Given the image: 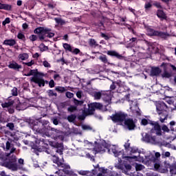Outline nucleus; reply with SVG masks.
<instances>
[{
	"label": "nucleus",
	"instance_id": "09e8293b",
	"mask_svg": "<svg viewBox=\"0 0 176 176\" xmlns=\"http://www.w3.org/2000/svg\"><path fill=\"white\" fill-rule=\"evenodd\" d=\"M70 53H72V54H79V53H80V50H79L78 48H75L74 50L72 49V52H70Z\"/></svg>",
	"mask_w": 176,
	"mask_h": 176
},
{
	"label": "nucleus",
	"instance_id": "a211bd4d",
	"mask_svg": "<svg viewBox=\"0 0 176 176\" xmlns=\"http://www.w3.org/2000/svg\"><path fill=\"white\" fill-rule=\"evenodd\" d=\"M104 91H93L91 93L92 97H94V100H101L102 98Z\"/></svg>",
	"mask_w": 176,
	"mask_h": 176
},
{
	"label": "nucleus",
	"instance_id": "a18cd8bd",
	"mask_svg": "<svg viewBox=\"0 0 176 176\" xmlns=\"http://www.w3.org/2000/svg\"><path fill=\"white\" fill-rule=\"evenodd\" d=\"M162 78H171V74L168 73L167 71H165L162 74Z\"/></svg>",
	"mask_w": 176,
	"mask_h": 176
},
{
	"label": "nucleus",
	"instance_id": "2f4dec72",
	"mask_svg": "<svg viewBox=\"0 0 176 176\" xmlns=\"http://www.w3.org/2000/svg\"><path fill=\"white\" fill-rule=\"evenodd\" d=\"M98 169L94 168L92 171H90L91 175L90 176H104V175L101 173H98Z\"/></svg>",
	"mask_w": 176,
	"mask_h": 176
},
{
	"label": "nucleus",
	"instance_id": "774afa93",
	"mask_svg": "<svg viewBox=\"0 0 176 176\" xmlns=\"http://www.w3.org/2000/svg\"><path fill=\"white\" fill-rule=\"evenodd\" d=\"M54 79L55 80H59L60 79H61V77L60 76V74H54Z\"/></svg>",
	"mask_w": 176,
	"mask_h": 176
},
{
	"label": "nucleus",
	"instance_id": "c9c22d12",
	"mask_svg": "<svg viewBox=\"0 0 176 176\" xmlns=\"http://www.w3.org/2000/svg\"><path fill=\"white\" fill-rule=\"evenodd\" d=\"M83 100H78V99H74V107H80L81 105H83Z\"/></svg>",
	"mask_w": 176,
	"mask_h": 176
},
{
	"label": "nucleus",
	"instance_id": "864d4df0",
	"mask_svg": "<svg viewBox=\"0 0 176 176\" xmlns=\"http://www.w3.org/2000/svg\"><path fill=\"white\" fill-rule=\"evenodd\" d=\"M41 46L43 47V48L41 49V52H46V50H49V47L46 46L45 44L41 43Z\"/></svg>",
	"mask_w": 176,
	"mask_h": 176
},
{
	"label": "nucleus",
	"instance_id": "cd10ccee",
	"mask_svg": "<svg viewBox=\"0 0 176 176\" xmlns=\"http://www.w3.org/2000/svg\"><path fill=\"white\" fill-rule=\"evenodd\" d=\"M88 43L91 47H97L98 46V43H97L94 38H89Z\"/></svg>",
	"mask_w": 176,
	"mask_h": 176
},
{
	"label": "nucleus",
	"instance_id": "79ce46f5",
	"mask_svg": "<svg viewBox=\"0 0 176 176\" xmlns=\"http://www.w3.org/2000/svg\"><path fill=\"white\" fill-rule=\"evenodd\" d=\"M6 156V155H5V154L3 153V151L0 150V160H1L0 163H5L4 159Z\"/></svg>",
	"mask_w": 176,
	"mask_h": 176
},
{
	"label": "nucleus",
	"instance_id": "1a4fd4ad",
	"mask_svg": "<svg viewBox=\"0 0 176 176\" xmlns=\"http://www.w3.org/2000/svg\"><path fill=\"white\" fill-rule=\"evenodd\" d=\"M107 149H108V143H106L105 142L102 143H97V142H96L94 151H95L96 153H104Z\"/></svg>",
	"mask_w": 176,
	"mask_h": 176
},
{
	"label": "nucleus",
	"instance_id": "4d7b16f0",
	"mask_svg": "<svg viewBox=\"0 0 176 176\" xmlns=\"http://www.w3.org/2000/svg\"><path fill=\"white\" fill-rule=\"evenodd\" d=\"M11 137H12L14 142H17V141H19V140H20V138H19V136H17V135H16V134H14V135L12 134V135H11Z\"/></svg>",
	"mask_w": 176,
	"mask_h": 176
},
{
	"label": "nucleus",
	"instance_id": "393cba45",
	"mask_svg": "<svg viewBox=\"0 0 176 176\" xmlns=\"http://www.w3.org/2000/svg\"><path fill=\"white\" fill-rule=\"evenodd\" d=\"M13 104H14V102L13 101L5 102L4 103H1V107L2 108H6L8 109L10 107H13Z\"/></svg>",
	"mask_w": 176,
	"mask_h": 176
},
{
	"label": "nucleus",
	"instance_id": "603ef678",
	"mask_svg": "<svg viewBox=\"0 0 176 176\" xmlns=\"http://www.w3.org/2000/svg\"><path fill=\"white\" fill-rule=\"evenodd\" d=\"M10 23V18L7 17L6 19L2 22L3 25H6V24H9Z\"/></svg>",
	"mask_w": 176,
	"mask_h": 176
},
{
	"label": "nucleus",
	"instance_id": "f8f14e48",
	"mask_svg": "<svg viewBox=\"0 0 176 176\" xmlns=\"http://www.w3.org/2000/svg\"><path fill=\"white\" fill-rule=\"evenodd\" d=\"M156 109L158 115H162V112H167L168 107L164 102H159L156 104Z\"/></svg>",
	"mask_w": 176,
	"mask_h": 176
},
{
	"label": "nucleus",
	"instance_id": "680f3d73",
	"mask_svg": "<svg viewBox=\"0 0 176 176\" xmlns=\"http://www.w3.org/2000/svg\"><path fill=\"white\" fill-rule=\"evenodd\" d=\"M65 96L67 98H72L74 97V94L69 91L66 92Z\"/></svg>",
	"mask_w": 176,
	"mask_h": 176
},
{
	"label": "nucleus",
	"instance_id": "c756f323",
	"mask_svg": "<svg viewBox=\"0 0 176 176\" xmlns=\"http://www.w3.org/2000/svg\"><path fill=\"white\" fill-rule=\"evenodd\" d=\"M63 49H65V52H69L71 53V52H72V50L74 49V47H72L71 45L65 43L63 44Z\"/></svg>",
	"mask_w": 176,
	"mask_h": 176
},
{
	"label": "nucleus",
	"instance_id": "7ed1b4c3",
	"mask_svg": "<svg viewBox=\"0 0 176 176\" xmlns=\"http://www.w3.org/2000/svg\"><path fill=\"white\" fill-rule=\"evenodd\" d=\"M16 152V148L12 147L10 153H5L4 162H0V166L2 167H6V168H10L12 170H17V157L16 155H11V153H14Z\"/></svg>",
	"mask_w": 176,
	"mask_h": 176
},
{
	"label": "nucleus",
	"instance_id": "72a5a7b5",
	"mask_svg": "<svg viewBox=\"0 0 176 176\" xmlns=\"http://www.w3.org/2000/svg\"><path fill=\"white\" fill-rule=\"evenodd\" d=\"M67 120L69 122V123H75V120H76V116L75 114L68 116Z\"/></svg>",
	"mask_w": 176,
	"mask_h": 176
},
{
	"label": "nucleus",
	"instance_id": "ddd939ff",
	"mask_svg": "<svg viewBox=\"0 0 176 176\" xmlns=\"http://www.w3.org/2000/svg\"><path fill=\"white\" fill-rule=\"evenodd\" d=\"M107 54L110 57L117 58V60H124V56L115 50H109L107 52Z\"/></svg>",
	"mask_w": 176,
	"mask_h": 176
},
{
	"label": "nucleus",
	"instance_id": "bf43d9fd",
	"mask_svg": "<svg viewBox=\"0 0 176 176\" xmlns=\"http://www.w3.org/2000/svg\"><path fill=\"white\" fill-rule=\"evenodd\" d=\"M116 89V82H113L112 84L110 85V90H115Z\"/></svg>",
	"mask_w": 176,
	"mask_h": 176
},
{
	"label": "nucleus",
	"instance_id": "473e14b6",
	"mask_svg": "<svg viewBox=\"0 0 176 176\" xmlns=\"http://www.w3.org/2000/svg\"><path fill=\"white\" fill-rule=\"evenodd\" d=\"M111 151L114 155L116 156V157H118V156H120L121 155H123V153H124V151H123V150L119 151L116 150V148H112Z\"/></svg>",
	"mask_w": 176,
	"mask_h": 176
},
{
	"label": "nucleus",
	"instance_id": "c85d7f7f",
	"mask_svg": "<svg viewBox=\"0 0 176 176\" xmlns=\"http://www.w3.org/2000/svg\"><path fill=\"white\" fill-rule=\"evenodd\" d=\"M98 60L103 63V64H108V58H107V55L101 54L98 57Z\"/></svg>",
	"mask_w": 176,
	"mask_h": 176
},
{
	"label": "nucleus",
	"instance_id": "4468645a",
	"mask_svg": "<svg viewBox=\"0 0 176 176\" xmlns=\"http://www.w3.org/2000/svg\"><path fill=\"white\" fill-rule=\"evenodd\" d=\"M30 82L38 85V87H45V79L41 76L34 77Z\"/></svg>",
	"mask_w": 176,
	"mask_h": 176
},
{
	"label": "nucleus",
	"instance_id": "f03ea898",
	"mask_svg": "<svg viewBox=\"0 0 176 176\" xmlns=\"http://www.w3.org/2000/svg\"><path fill=\"white\" fill-rule=\"evenodd\" d=\"M34 34H36V35H38V36H36L35 34H32L30 36V39L32 42H35V41H38V38L39 41L42 42L45 41L46 38H52L55 35L54 32L52 30L51 28H45V27L36 28L34 30Z\"/></svg>",
	"mask_w": 176,
	"mask_h": 176
},
{
	"label": "nucleus",
	"instance_id": "338daca9",
	"mask_svg": "<svg viewBox=\"0 0 176 176\" xmlns=\"http://www.w3.org/2000/svg\"><path fill=\"white\" fill-rule=\"evenodd\" d=\"M153 6H155L157 9H162V4H160V3H154Z\"/></svg>",
	"mask_w": 176,
	"mask_h": 176
},
{
	"label": "nucleus",
	"instance_id": "de8ad7c7",
	"mask_svg": "<svg viewBox=\"0 0 176 176\" xmlns=\"http://www.w3.org/2000/svg\"><path fill=\"white\" fill-rule=\"evenodd\" d=\"M144 167V165L137 164L135 166V170L136 171H141V170H142Z\"/></svg>",
	"mask_w": 176,
	"mask_h": 176
},
{
	"label": "nucleus",
	"instance_id": "4c0bfd02",
	"mask_svg": "<svg viewBox=\"0 0 176 176\" xmlns=\"http://www.w3.org/2000/svg\"><path fill=\"white\" fill-rule=\"evenodd\" d=\"M151 138L152 137L151 136V135H149V133H146L144 137H143V140L146 142H151Z\"/></svg>",
	"mask_w": 176,
	"mask_h": 176
},
{
	"label": "nucleus",
	"instance_id": "5fc2aeb1",
	"mask_svg": "<svg viewBox=\"0 0 176 176\" xmlns=\"http://www.w3.org/2000/svg\"><path fill=\"white\" fill-rule=\"evenodd\" d=\"M152 8V4L150 2L146 3L144 5V9L146 10H148V9H151Z\"/></svg>",
	"mask_w": 176,
	"mask_h": 176
},
{
	"label": "nucleus",
	"instance_id": "f257e3e1",
	"mask_svg": "<svg viewBox=\"0 0 176 176\" xmlns=\"http://www.w3.org/2000/svg\"><path fill=\"white\" fill-rule=\"evenodd\" d=\"M29 124L34 131L54 139L59 138L63 134L61 130L49 126V122L45 120H29Z\"/></svg>",
	"mask_w": 176,
	"mask_h": 176
},
{
	"label": "nucleus",
	"instance_id": "412c9836",
	"mask_svg": "<svg viewBox=\"0 0 176 176\" xmlns=\"http://www.w3.org/2000/svg\"><path fill=\"white\" fill-rule=\"evenodd\" d=\"M158 115L160 116L159 120L161 123H164V121L167 120V119L168 118V113H167V111L162 112L161 114Z\"/></svg>",
	"mask_w": 176,
	"mask_h": 176
},
{
	"label": "nucleus",
	"instance_id": "69168bd1",
	"mask_svg": "<svg viewBox=\"0 0 176 176\" xmlns=\"http://www.w3.org/2000/svg\"><path fill=\"white\" fill-rule=\"evenodd\" d=\"M11 91H12V96H17L18 94L17 88H13Z\"/></svg>",
	"mask_w": 176,
	"mask_h": 176
},
{
	"label": "nucleus",
	"instance_id": "e433bc0d",
	"mask_svg": "<svg viewBox=\"0 0 176 176\" xmlns=\"http://www.w3.org/2000/svg\"><path fill=\"white\" fill-rule=\"evenodd\" d=\"M67 111L68 112H75L76 111H78V107L76 106H74V105H70L68 108H67Z\"/></svg>",
	"mask_w": 176,
	"mask_h": 176
},
{
	"label": "nucleus",
	"instance_id": "49530a36",
	"mask_svg": "<svg viewBox=\"0 0 176 176\" xmlns=\"http://www.w3.org/2000/svg\"><path fill=\"white\" fill-rule=\"evenodd\" d=\"M49 85V87H50V89H53V87H54V86H56V82H54V80L51 79L50 80V82H48Z\"/></svg>",
	"mask_w": 176,
	"mask_h": 176
},
{
	"label": "nucleus",
	"instance_id": "aec40b11",
	"mask_svg": "<svg viewBox=\"0 0 176 176\" xmlns=\"http://www.w3.org/2000/svg\"><path fill=\"white\" fill-rule=\"evenodd\" d=\"M162 70L159 67H151V76H158L160 75Z\"/></svg>",
	"mask_w": 176,
	"mask_h": 176
},
{
	"label": "nucleus",
	"instance_id": "37998d69",
	"mask_svg": "<svg viewBox=\"0 0 176 176\" xmlns=\"http://www.w3.org/2000/svg\"><path fill=\"white\" fill-rule=\"evenodd\" d=\"M22 64H23L24 65H28V67H32V65L35 64V61L32 60L30 62L28 63L22 62Z\"/></svg>",
	"mask_w": 176,
	"mask_h": 176
},
{
	"label": "nucleus",
	"instance_id": "7c9ffc66",
	"mask_svg": "<svg viewBox=\"0 0 176 176\" xmlns=\"http://www.w3.org/2000/svg\"><path fill=\"white\" fill-rule=\"evenodd\" d=\"M78 174H79V175H84V176L91 175L90 170H78Z\"/></svg>",
	"mask_w": 176,
	"mask_h": 176
},
{
	"label": "nucleus",
	"instance_id": "6e6d98bb",
	"mask_svg": "<svg viewBox=\"0 0 176 176\" xmlns=\"http://www.w3.org/2000/svg\"><path fill=\"white\" fill-rule=\"evenodd\" d=\"M43 65H44V67H45V68H50V67H52V66L50 65V63H49V62H47V60H44V61L43 62Z\"/></svg>",
	"mask_w": 176,
	"mask_h": 176
},
{
	"label": "nucleus",
	"instance_id": "39448f33",
	"mask_svg": "<svg viewBox=\"0 0 176 176\" xmlns=\"http://www.w3.org/2000/svg\"><path fill=\"white\" fill-rule=\"evenodd\" d=\"M141 124L142 126H146V124H151V126H153V128L151 129L150 133L151 134H153V133H155V131L156 135H162V126L158 122H155L152 120L148 121V120H146V118H143L141 121Z\"/></svg>",
	"mask_w": 176,
	"mask_h": 176
},
{
	"label": "nucleus",
	"instance_id": "0eeeda50",
	"mask_svg": "<svg viewBox=\"0 0 176 176\" xmlns=\"http://www.w3.org/2000/svg\"><path fill=\"white\" fill-rule=\"evenodd\" d=\"M128 116L127 113L120 111L112 114L110 118L113 123H122V122H124V120L127 119Z\"/></svg>",
	"mask_w": 176,
	"mask_h": 176
},
{
	"label": "nucleus",
	"instance_id": "c03bdc74",
	"mask_svg": "<svg viewBox=\"0 0 176 176\" xmlns=\"http://www.w3.org/2000/svg\"><path fill=\"white\" fill-rule=\"evenodd\" d=\"M162 130H163L164 133H168L170 131V129H168V126L166 124L162 125L161 128V131Z\"/></svg>",
	"mask_w": 176,
	"mask_h": 176
},
{
	"label": "nucleus",
	"instance_id": "423d86ee",
	"mask_svg": "<svg viewBox=\"0 0 176 176\" xmlns=\"http://www.w3.org/2000/svg\"><path fill=\"white\" fill-rule=\"evenodd\" d=\"M52 162L53 163H55V164H57L58 167H61V170L63 173H65V174L69 175V173H71V166H69V164L60 162V158L56 155L52 156Z\"/></svg>",
	"mask_w": 176,
	"mask_h": 176
},
{
	"label": "nucleus",
	"instance_id": "9b49d317",
	"mask_svg": "<svg viewBox=\"0 0 176 176\" xmlns=\"http://www.w3.org/2000/svg\"><path fill=\"white\" fill-rule=\"evenodd\" d=\"M49 144L50 146L55 148L56 153L63 155V152L64 151V145L63 143H58L57 142H50Z\"/></svg>",
	"mask_w": 176,
	"mask_h": 176
},
{
	"label": "nucleus",
	"instance_id": "a878e982",
	"mask_svg": "<svg viewBox=\"0 0 176 176\" xmlns=\"http://www.w3.org/2000/svg\"><path fill=\"white\" fill-rule=\"evenodd\" d=\"M17 103L18 104L16 105V111H24V109H25V107H24V103H21L19 100H17Z\"/></svg>",
	"mask_w": 176,
	"mask_h": 176
},
{
	"label": "nucleus",
	"instance_id": "b1692460",
	"mask_svg": "<svg viewBox=\"0 0 176 176\" xmlns=\"http://www.w3.org/2000/svg\"><path fill=\"white\" fill-rule=\"evenodd\" d=\"M0 10H12V5L0 3Z\"/></svg>",
	"mask_w": 176,
	"mask_h": 176
},
{
	"label": "nucleus",
	"instance_id": "20e7f679",
	"mask_svg": "<svg viewBox=\"0 0 176 176\" xmlns=\"http://www.w3.org/2000/svg\"><path fill=\"white\" fill-rule=\"evenodd\" d=\"M47 142H49L43 138H36V145H34L32 147L34 153H36V155H39V152H45L46 153H49V151H47L49 149V144Z\"/></svg>",
	"mask_w": 176,
	"mask_h": 176
},
{
	"label": "nucleus",
	"instance_id": "3c124183",
	"mask_svg": "<svg viewBox=\"0 0 176 176\" xmlns=\"http://www.w3.org/2000/svg\"><path fill=\"white\" fill-rule=\"evenodd\" d=\"M82 130H85V131L92 130V128L90 126L86 125V124L82 125Z\"/></svg>",
	"mask_w": 176,
	"mask_h": 176
},
{
	"label": "nucleus",
	"instance_id": "8fccbe9b",
	"mask_svg": "<svg viewBox=\"0 0 176 176\" xmlns=\"http://www.w3.org/2000/svg\"><path fill=\"white\" fill-rule=\"evenodd\" d=\"M18 39H21V41H25V35L23 33H19L17 35Z\"/></svg>",
	"mask_w": 176,
	"mask_h": 176
},
{
	"label": "nucleus",
	"instance_id": "f3484780",
	"mask_svg": "<svg viewBox=\"0 0 176 176\" xmlns=\"http://www.w3.org/2000/svg\"><path fill=\"white\" fill-rule=\"evenodd\" d=\"M31 75L34 76L33 77L31 78L30 81L32 80V79H34V78H37L38 76H45V74L42 73V72H39L38 71V69H31L30 71Z\"/></svg>",
	"mask_w": 176,
	"mask_h": 176
},
{
	"label": "nucleus",
	"instance_id": "e2e57ef3",
	"mask_svg": "<svg viewBox=\"0 0 176 176\" xmlns=\"http://www.w3.org/2000/svg\"><path fill=\"white\" fill-rule=\"evenodd\" d=\"M124 146L126 151H129V149H130V143L129 142V140L124 144Z\"/></svg>",
	"mask_w": 176,
	"mask_h": 176
},
{
	"label": "nucleus",
	"instance_id": "58836bf2",
	"mask_svg": "<svg viewBox=\"0 0 176 176\" xmlns=\"http://www.w3.org/2000/svg\"><path fill=\"white\" fill-rule=\"evenodd\" d=\"M49 97H57V93L54 92L53 89H50L47 91Z\"/></svg>",
	"mask_w": 176,
	"mask_h": 176
},
{
	"label": "nucleus",
	"instance_id": "ea45409f",
	"mask_svg": "<svg viewBox=\"0 0 176 176\" xmlns=\"http://www.w3.org/2000/svg\"><path fill=\"white\" fill-rule=\"evenodd\" d=\"M84 113H85V115H94V110L93 108H89L87 111H84Z\"/></svg>",
	"mask_w": 176,
	"mask_h": 176
},
{
	"label": "nucleus",
	"instance_id": "bb28decb",
	"mask_svg": "<svg viewBox=\"0 0 176 176\" xmlns=\"http://www.w3.org/2000/svg\"><path fill=\"white\" fill-rule=\"evenodd\" d=\"M29 57H30V55H28V54H27V53L20 54L18 56V58L19 60H21L22 61H25V60H28Z\"/></svg>",
	"mask_w": 176,
	"mask_h": 176
},
{
	"label": "nucleus",
	"instance_id": "4be33fe9",
	"mask_svg": "<svg viewBox=\"0 0 176 176\" xmlns=\"http://www.w3.org/2000/svg\"><path fill=\"white\" fill-rule=\"evenodd\" d=\"M16 43H17L16 42V40L13 39V38H10V39H6L3 42V45H6V46H14V45H16Z\"/></svg>",
	"mask_w": 176,
	"mask_h": 176
},
{
	"label": "nucleus",
	"instance_id": "5701e85b",
	"mask_svg": "<svg viewBox=\"0 0 176 176\" xmlns=\"http://www.w3.org/2000/svg\"><path fill=\"white\" fill-rule=\"evenodd\" d=\"M157 16L158 19H161L162 20H167V16H166L164 12L162 10H158L157 11Z\"/></svg>",
	"mask_w": 176,
	"mask_h": 176
},
{
	"label": "nucleus",
	"instance_id": "9d476101",
	"mask_svg": "<svg viewBox=\"0 0 176 176\" xmlns=\"http://www.w3.org/2000/svg\"><path fill=\"white\" fill-rule=\"evenodd\" d=\"M124 128L129 131H133L135 130L137 125H135V122L133 118H125L124 120Z\"/></svg>",
	"mask_w": 176,
	"mask_h": 176
},
{
	"label": "nucleus",
	"instance_id": "a19ab883",
	"mask_svg": "<svg viewBox=\"0 0 176 176\" xmlns=\"http://www.w3.org/2000/svg\"><path fill=\"white\" fill-rule=\"evenodd\" d=\"M6 127H8L11 131H13V130H14V124L13 122H8L6 124Z\"/></svg>",
	"mask_w": 176,
	"mask_h": 176
},
{
	"label": "nucleus",
	"instance_id": "6ab92c4d",
	"mask_svg": "<svg viewBox=\"0 0 176 176\" xmlns=\"http://www.w3.org/2000/svg\"><path fill=\"white\" fill-rule=\"evenodd\" d=\"M102 98L104 102L107 104H111V94H107V91H103V95H102Z\"/></svg>",
	"mask_w": 176,
	"mask_h": 176
},
{
	"label": "nucleus",
	"instance_id": "f704fd0d",
	"mask_svg": "<svg viewBox=\"0 0 176 176\" xmlns=\"http://www.w3.org/2000/svg\"><path fill=\"white\" fill-rule=\"evenodd\" d=\"M55 90L56 91H58V93H65L68 89L64 87L58 86L55 87Z\"/></svg>",
	"mask_w": 176,
	"mask_h": 176
},
{
	"label": "nucleus",
	"instance_id": "dca6fc26",
	"mask_svg": "<svg viewBox=\"0 0 176 176\" xmlns=\"http://www.w3.org/2000/svg\"><path fill=\"white\" fill-rule=\"evenodd\" d=\"M8 68H10V69H14V71L19 72L21 68H23V66H21V65H19L16 61L12 60L8 65Z\"/></svg>",
	"mask_w": 176,
	"mask_h": 176
},
{
	"label": "nucleus",
	"instance_id": "052dcab7",
	"mask_svg": "<svg viewBox=\"0 0 176 176\" xmlns=\"http://www.w3.org/2000/svg\"><path fill=\"white\" fill-rule=\"evenodd\" d=\"M100 36H102V38H104L105 41H108L109 39V36L105 34V33H100Z\"/></svg>",
	"mask_w": 176,
	"mask_h": 176
},
{
	"label": "nucleus",
	"instance_id": "6e6552de",
	"mask_svg": "<svg viewBox=\"0 0 176 176\" xmlns=\"http://www.w3.org/2000/svg\"><path fill=\"white\" fill-rule=\"evenodd\" d=\"M146 31L147 35H148V36H159L162 39H166V38H167V36H169L170 35L167 32L155 30L154 29H152L151 28H147Z\"/></svg>",
	"mask_w": 176,
	"mask_h": 176
},
{
	"label": "nucleus",
	"instance_id": "0e129e2a",
	"mask_svg": "<svg viewBox=\"0 0 176 176\" xmlns=\"http://www.w3.org/2000/svg\"><path fill=\"white\" fill-rule=\"evenodd\" d=\"M108 169H104L103 167L99 168L100 173H101V174H107V171Z\"/></svg>",
	"mask_w": 176,
	"mask_h": 176
},
{
	"label": "nucleus",
	"instance_id": "13d9d810",
	"mask_svg": "<svg viewBox=\"0 0 176 176\" xmlns=\"http://www.w3.org/2000/svg\"><path fill=\"white\" fill-rule=\"evenodd\" d=\"M5 111H7L9 113H14V109L13 107H10L8 109H5Z\"/></svg>",
	"mask_w": 176,
	"mask_h": 176
},
{
	"label": "nucleus",
	"instance_id": "2eb2a0df",
	"mask_svg": "<svg viewBox=\"0 0 176 176\" xmlns=\"http://www.w3.org/2000/svg\"><path fill=\"white\" fill-rule=\"evenodd\" d=\"M89 108H92L94 111H102V108L104 107V105L100 102H92L88 104Z\"/></svg>",
	"mask_w": 176,
	"mask_h": 176
}]
</instances>
